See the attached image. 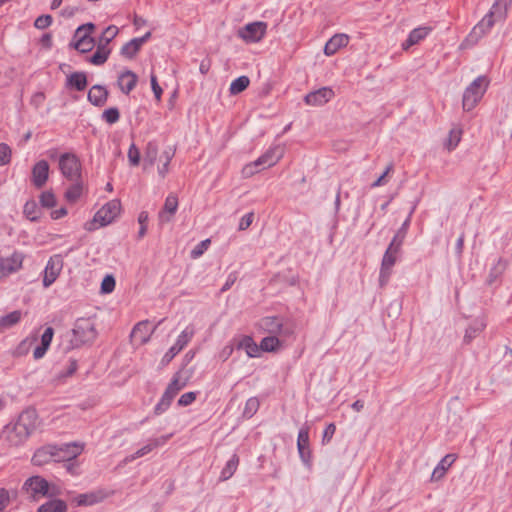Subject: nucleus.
<instances>
[{
  "label": "nucleus",
  "instance_id": "obj_33",
  "mask_svg": "<svg viewBox=\"0 0 512 512\" xmlns=\"http://www.w3.org/2000/svg\"><path fill=\"white\" fill-rule=\"evenodd\" d=\"M297 448L301 459L308 462L310 458L309 432L308 429H301L297 437Z\"/></svg>",
  "mask_w": 512,
  "mask_h": 512
},
{
  "label": "nucleus",
  "instance_id": "obj_15",
  "mask_svg": "<svg viewBox=\"0 0 512 512\" xmlns=\"http://www.w3.org/2000/svg\"><path fill=\"white\" fill-rule=\"evenodd\" d=\"M62 268L63 258L61 255L56 254L50 257L44 270L43 286L47 288L52 285L59 276Z\"/></svg>",
  "mask_w": 512,
  "mask_h": 512
},
{
  "label": "nucleus",
  "instance_id": "obj_60",
  "mask_svg": "<svg viewBox=\"0 0 512 512\" xmlns=\"http://www.w3.org/2000/svg\"><path fill=\"white\" fill-rule=\"evenodd\" d=\"M10 503L9 491L5 488H0V511L4 510Z\"/></svg>",
  "mask_w": 512,
  "mask_h": 512
},
{
  "label": "nucleus",
  "instance_id": "obj_17",
  "mask_svg": "<svg viewBox=\"0 0 512 512\" xmlns=\"http://www.w3.org/2000/svg\"><path fill=\"white\" fill-rule=\"evenodd\" d=\"M56 462H69L77 458L83 450V445L77 442L66 443L60 446L57 445Z\"/></svg>",
  "mask_w": 512,
  "mask_h": 512
},
{
  "label": "nucleus",
  "instance_id": "obj_40",
  "mask_svg": "<svg viewBox=\"0 0 512 512\" xmlns=\"http://www.w3.org/2000/svg\"><path fill=\"white\" fill-rule=\"evenodd\" d=\"M21 317L22 313L19 310L12 311L0 317V331L14 326L21 320Z\"/></svg>",
  "mask_w": 512,
  "mask_h": 512
},
{
  "label": "nucleus",
  "instance_id": "obj_47",
  "mask_svg": "<svg viewBox=\"0 0 512 512\" xmlns=\"http://www.w3.org/2000/svg\"><path fill=\"white\" fill-rule=\"evenodd\" d=\"M120 112L116 107H110L102 113V119L112 125L119 121Z\"/></svg>",
  "mask_w": 512,
  "mask_h": 512
},
{
  "label": "nucleus",
  "instance_id": "obj_59",
  "mask_svg": "<svg viewBox=\"0 0 512 512\" xmlns=\"http://www.w3.org/2000/svg\"><path fill=\"white\" fill-rule=\"evenodd\" d=\"M150 81H151V88H152V91L155 95V98L157 99V101H160L161 99V95H162V88L160 87V85L158 84L157 82V77L152 74L151 75V78H150Z\"/></svg>",
  "mask_w": 512,
  "mask_h": 512
},
{
  "label": "nucleus",
  "instance_id": "obj_23",
  "mask_svg": "<svg viewBox=\"0 0 512 512\" xmlns=\"http://www.w3.org/2000/svg\"><path fill=\"white\" fill-rule=\"evenodd\" d=\"M170 437L171 434L166 436H160L158 438L149 439L146 445L138 449L134 454L126 457L125 460L128 462L145 456L146 454L150 453L153 449L164 445L169 440Z\"/></svg>",
  "mask_w": 512,
  "mask_h": 512
},
{
  "label": "nucleus",
  "instance_id": "obj_7",
  "mask_svg": "<svg viewBox=\"0 0 512 512\" xmlns=\"http://www.w3.org/2000/svg\"><path fill=\"white\" fill-rule=\"evenodd\" d=\"M282 149L274 147L268 149L263 155H261L254 162L246 165L243 168V174L245 177L252 176L255 172L260 171L262 168L271 167L275 165L282 157Z\"/></svg>",
  "mask_w": 512,
  "mask_h": 512
},
{
  "label": "nucleus",
  "instance_id": "obj_6",
  "mask_svg": "<svg viewBox=\"0 0 512 512\" xmlns=\"http://www.w3.org/2000/svg\"><path fill=\"white\" fill-rule=\"evenodd\" d=\"M95 29L93 23L80 25L73 35L70 47L84 54L90 52L95 47V40L91 37V33Z\"/></svg>",
  "mask_w": 512,
  "mask_h": 512
},
{
  "label": "nucleus",
  "instance_id": "obj_35",
  "mask_svg": "<svg viewBox=\"0 0 512 512\" xmlns=\"http://www.w3.org/2000/svg\"><path fill=\"white\" fill-rule=\"evenodd\" d=\"M237 349L245 350L249 357H258L260 354L259 345L253 340L251 336H243L236 344Z\"/></svg>",
  "mask_w": 512,
  "mask_h": 512
},
{
  "label": "nucleus",
  "instance_id": "obj_54",
  "mask_svg": "<svg viewBox=\"0 0 512 512\" xmlns=\"http://www.w3.org/2000/svg\"><path fill=\"white\" fill-rule=\"evenodd\" d=\"M51 24H52V16L48 15V14L41 15V16L37 17L35 22H34V26L37 29H41V30L46 29Z\"/></svg>",
  "mask_w": 512,
  "mask_h": 512
},
{
  "label": "nucleus",
  "instance_id": "obj_48",
  "mask_svg": "<svg viewBox=\"0 0 512 512\" xmlns=\"http://www.w3.org/2000/svg\"><path fill=\"white\" fill-rule=\"evenodd\" d=\"M23 212L31 221H36L39 218L37 214V204L34 201L26 202Z\"/></svg>",
  "mask_w": 512,
  "mask_h": 512
},
{
  "label": "nucleus",
  "instance_id": "obj_31",
  "mask_svg": "<svg viewBox=\"0 0 512 512\" xmlns=\"http://www.w3.org/2000/svg\"><path fill=\"white\" fill-rule=\"evenodd\" d=\"M349 42L346 34H336L325 44L324 53L327 56L334 55L340 48L345 47Z\"/></svg>",
  "mask_w": 512,
  "mask_h": 512
},
{
  "label": "nucleus",
  "instance_id": "obj_27",
  "mask_svg": "<svg viewBox=\"0 0 512 512\" xmlns=\"http://www.w3.org/2000/svg\"><path fill=\"white\" fill-rule=\"evenodd\" d=\"M109 92L105 86L96 84L92 86L88 92V101L97 107H102L106 104Z\"/></svg>",
  "mask_w": 512,
  "mask_h": 512
},
{
  "label": "nucleus",
  "instance_id": "obj_20",
  "mask_svg": "<svg viewBox=\"0 0 512 512\" xmlns=\"http://www.w3.org/2000/svg\"><path fill=\"white\" fill-rule=\"evenodd\" d=\"M57 445H46L37 449L32 457L35 466H43L51 461L56 462Z\"/></svg>",
  "mask_w": 512,
  "mask_h": 512
},
{
  "label": "nucleus",
  "instance_id": "obj_1",
  "mask_svg": "<svg viewBox=\"0 0 512 512\" xmlns=\"http://www.w3.org/2000/svg\"><path fill=\"white\" fill-rule=\"evenodd\" d=\"M509 3V0H496L489 12L473 27L466 41L476 43L490 31L496 21L504 20L507 16Z\"/></svg>",
  "mask_w": 512,
  "mask_h": 512
},
{
  "label": "nucleus",
  "instance_id": "obj_16",
  "mask_svg": "<svg viewBox=\"0 0 512 512\" xmlns=\"http://www.w3.org/2000/svg\"><path fill=\"white\" fill-rule=\"evenodd\" d=\"M334 91L330 87H322L318 90L308 93L304 97V102L310 106H322L334 97Z\"/></svg>",
  "mask_w": 512,
  "mask_h": 512
},
{
  "label": "nucleus",
  "instance_id": "obj_44",
  "mask_svg": "<svg viewBox=\"0 0 512 512\" xmlns=\"http://www.w3.org/2000/svg\"><path fill=\"white\" fill-rule=\"evenodd\" d=\"M409 225H410V217H408L403 222V224L401 225V227L398 229L397 233L391 240L390 243L392 244V246H397V247L401 248V246L404 242V239L406 237Z\"/></svg>",
  "mask_w": 512,
  "mask_h": 512
},
{
  "label": "nucleus",
  "instance_id": "obj_21",
  "mask_svg": "<svg viewBox=\"0 0 512 512\" xmlns=\"http://www.w3.org/2000/svg\"><path fill=\"white\" fill-rule=\"evenodd\" d=\"M49 177V164L46 160L38 161L32 168V183L36 188H42Z\"/></svg>",
  "mask_w": 512,
  "mask_h": 512
},
{
  "label": "nucleus",
  "instance_id": "obj_34",
  "mask_svg": "<svg viewBox=\"0 0 512 512\" xmlns=\"http://www.w3.org/2000/svg\"><path fill=\"white\" fill-rule=\"evenodd\" d=\"M66 87L83 91L87 87V76L84 72H73L67 77Z\"/></svg>",
  "mask_w": 512,
  "mask_h": 512
},
{
  "label": "nucleus",
  "instance_id": "obj_13",
  "mask_svg": "<svg viewBox=\"0 0 512 512\" xmlns=\"http://www.w3.org/2000/svg\"><path fill=\"white\" fill-rule=\"evenodd\" d=\"M193 326H187L178 336L175 344L165 353L161 360V365L166 366L171 360L190 342L194 336Z\"/></svg>",
  "mask_w": 512,
  "mask_h": 512
},
{
  "label": "nucleus",
  "instance_id": "obj_51",
  "mask_svg": "<svg viewBox=\"0 0 512 512\" xmlns=\"http://www.w3.org/2000/svg\"><path fill=\"white\" fill-rule=\"evenodd\" d=\"M210 239H205L198 243L191 251V257L196 259L200 257L209 247Z\"/></svg>",
  "mask_w": 512,
  "mask_h": 512
},
{
  "label": "nucleus",
  "instance_id": "obj_41",
  "mask_svg": "<svg viewBox=\"0 0 512 512\" xmlns=\"http://www.w3.org/2000/svg\"><path fill=\"white\" fill-rule=\"evenodd\" d=\"M140 48V44L135 38H133L122 46L120 54L127 59H133L139 52Z\"/></svg>",
  "mask_w": 512,
  "mask_h": 512
},
{
  "label": "nucleus",
  "instance_id": "obj_56",
  "mask_svg": "<svg viewBox=\"0 0 512 512\" xmlns=\"http://www.w3.org/2000/svg\"><path fill=\"white\" fill-rule=\"evenodd\" d=\"M196 399V393L195 392H187L181 395V397L178 399V405L179 406H188L192 404Z\"/></svg>",
  "mask_w": 512,
  "mask_h": 512
},
{
  "label": "nucleus",
  "instance_id": "obj_55",
  "mask_svg": "<svg viewBox=\"0 0 512 512\" xmlns=\"http://www.w3.org/2000/svg\"><path fill=\"white\" fill-rule=\"evenodd\" d=\"M138 222L140 224L138 237L142 238L146 234V231H147L148 213L146 211L140 212V214L138 216Z\"/></svg>",
  "mask_w": 512,
  "mask_h": 512
},
{
  "label": "nucleus",
  "instance_id": "obj_26",
  "mask_svg": "<svg viewBox=\"0 0 512 512\" xmlns=\"http://www.w3.org/2000/svg\"><path fill=\"white\" fill-rule=\"evenodd\" d=\"M178 208V198L174 194L167 196L163 209L159 212L160 224H165L171 221L172 216L176 213Z\"/></svg>",
  "mask_w": 512,
  "mask_h": 512
},
{
  "label": "nucleus",
  "instance_id": "obj_25",
  "mask_svg": "<svg viewBox=\"0 0 512 512\" xmlns=\"http://www.w3.org/2000/svg\"><path fill=\"white\" fill-rule=\"evenodd\" d=\"M138 76L131 70L121 72L117 79V85L122 93L128 95L137 85Z\"/></svg>",
  "mask_w": 512,
  "mask_h": 512
},
{
  "label": "nucleus",
  "instance_id": "obj_5",
  "mask_svg": "<svg viewBox=\"0 0 512 512\" xmlns=\"http://www.w3.org/2000/svg\"><path fill=\"white\" fill-rule=\"evenodd\" d=\"M22 489L33 500H39L42 497L52 498L58 493L54 487H50L46 479L38 475L28 478L24 482Z\"/></svg>",
  "mask_w": 512,
  "mask_h": 512
},
{
  "label": "nucleus",
  "instance_id": "obj_61",
  "mask_svg": "<svg viewBox=\"0 0 512 512\" xmlns=\"http://www.w3.org/2000/svg\"><path fill=\"white\" fill-rule=\"evenodd\" d=\"M335 431H336V426L334 423H330L326 426L324 432H323V438H322V442L325 443V442H329L332 437L334 436L335 434Z\"/></svg>",
  "mask_w": 512,
  "mask_h": 512
},
{
  "label": "nucleus",
  "instance_id": "obj_43",
  "mask_svg": "<svg viewBox=\"0 0 512 512\" xmlns=\"http://www.w3.org/2000/svg\"><path fill=\"white\" fill-rule=\"evenodd\" d=\"M280 341L276 335L264 337L259 345V351L274 352L280 347Z\"/></svg>",
  "mask_w": 512,
  "mask_h": 512
},
{
  "label": "nucleus",
  "instance_id": "obj_39",
  "mask_svg": "<svg viewBox=\"0 0 512 512\" xmlns=\"http://www.w3.org/2000/svg\"><path fill=\"white\" fill-rule=\"evenodd\" d=\"M485 328L482 321L472 323L465 331L463 341L465 344H470Z\"/></svg>",
  "mask_w": 512,
  "mask_h": 512
},
{
  "label": "nucleus",
  "instance_id": "obj_24",
  "mask_svg": "<svg viewBox=\"0 0 512 512\" xmlns=\"http://www.w3.org/2000/svg\"><path fill=\"white\" fill-rule=\"evenodd\" d=\"M155 328H150L149 321L138 322L131 332V338L137 341L139 344H145L150 340Z\"/></svg>",
  "mask_w": 512,
  "mask_h": 512
},
{
  "label": "nucleus",
  "instance_id": "obj_30",
  "mask_svg": "<svg viewBox=\"0 0 512 512\" xmlns=\"http://www.w3.org/2000/svg\"><path fill=\"white\" fill-rule=\"evenodd\" d=\"M456 459H457V455L456 454H447V455H445L440 460L438 465L434 468V470L432 472V475H431V480L432 481H438V480L442 479L444 477L446 471L455 462Z\"/></svg>",
  "mask_w": 512,
  "mask_h": 512
},
{
  "label": "nucleus",
  "instance_id": "obj_58",
  "mask_svg": "<svg viewBox=\"0 0 512 512\" xmlns=\"http://www.w3.org/2000/svg\"><path fill=\"white\" fill-rule=\"evenodd\" d=\"M253 219H254V213L253 212H249V213L245 214L240 219L238 229L240 231L246 230L252 224Z\"/></svg>",
  "mask_w": 512,
  "mask_h": 512
},
{
  "label": "nucleus",
  "instance_id": "obj_12",
  "mask_svg": "<svg viewBox=\"0 0 512 512\" xmlns=\"http://www.w3.org/2000/svg\"><path fill=\"white\" fill-rule=\"evenodd\" d=\"M400 248L397 246H392L390 243L387 247L381 262L380 274H379V282L380 285L383 286L389 280V277L392 272V268L396 263L397 254L399 253Z\"/></svg>",
  "mask_w": 512,
  "mask_h": 512
},
{
  "label": "nucleus",
  "instance_id": "obj_57",
  "mask_svg": "<svg viewBox=\"0 0 512 512\" xmlns=\"http://www.w3.org/2000/svg\"><path fill=\"white\" fill-rule=\"evenodd\" d=\"M461 132L458 130H451L448 139V149H454L460 142Z\"/></svg>",
  "mask_w": 512,
  "mask_h": 512
},
{
  "label": "nucleus",
  "instance_id": "obj_19",
  "mask_svg": "<svg viewBox=\"0 0 512 512\" xmlns=\"http://www.w3.org/2000/svg\"><path fill=\"white\" fill-rule=\"evenodd\" d=\"M260 327L271 335H289L291 332L284 328L282 319L277 316H267L260 320Z\"/></svg>",
  "mask_w": 512,
  "mask_h": 512
},
{
  "label": "nucleus",
  "instance_id": "obj_49",
  "mask_svg": "<svg viewBox=\"0 0 512 512\" xmlns=\"http://www.w3.org/2000/svg\"><path fill=\"white\" fill-rule=\"evenodd\" d=\"M39 200L41 205L46 208H52L56 204L55 195L51 191L42 192Z\"/></svg>",
  "mask_w": 512,
  "mask_h": 512
},
{
  "label": "nucleus",
  "instance_id": "obj_4",
  "mask_svg": "<svg viewBox=\"0 0 512 512\" xmlns=\"http://www.w3.org/2000/svg\"><path fill=\"white\" fill-rule=\"evenodd\" d=\"M489 86L486 76H478L464 91L462 106L465 111L472 110L482 99Z\"/></svg>",
  "mask_w": 512,
  "mask_h": 512
},
{
  "label": "nucleus",
  "instance_id": "obj_29",
  "mask_svg": "<svg viewBox=\"0 0 512 512\" xmlns=\"http://www.w3.org/2000/svg\"><path fill=\"white\" fill-rule=\"evenodd\" d=\"M16 423L20 424L21 427L25 428L27 433L31 435L37 426V413L34 409H27L23 411Z\"/></svg>",
  "mask_w": 512,
  "mask_h": 512
},
{
  "label": "nucleus",
  "instance_id": "obj_32",
  "mask_svg": "<svg viewBox=\"0 0 512 512\" xmlns=\"http://www.w3.org/2000/svg\"><path fill=\"white\" fill-rule=\"evenodd\" d=\"M53 335L54 329L52 327H47L41 336V344L33 351L34 359L39 360L44 357L52 342Z\"/></svg>",
  "mask_w": 512,
  "mask_h": 512
},
{
  "label": "nucleus",
  "instance_id": "obj_45",
  "mask_svg": "<svg viewBox=\"0 0 512 512\" xmlns=\"http://www.w3.org/2000/svg\"><path fill=\"white\" fill-rule=\"evenodd\" d=\"M82 194V184L76 181L70 188L65 192V198L69 202H76Z\"/></svg>",
  "mask_w": 512,
  "mask_h": 512
},
{
  "label": "nucleus",
  "instance_id": "obj_42",
  "mask_svg": "<svg viewBox=\"0 0 512 512\" xmlns=\"http://www.w3.org/2000/svg\"><path fill=\"white\" fill-rule=\"evenodd\" d=\"M249 84V77L245 75L240 76L231 82L229 92L231 95H237L243 92L249 86Z\"/></svg>",
  "mask_w": 512,
  "mask_h": 512
},
{
  "label": "nucleus",
  "instance_id": "obj_63",
  "mask_svg": "<svg viewBox=\"0 0 512 512\" xmlns=\"http://www.w3.org/2000/svg\"><path fill=\"white\" fill-rule=\"evenodd\" d=\"M236 280H237L236 272L230 273L226 279V282L224 283V285L221 288V292H225V291L229 290L232 287V285L235 283Z\"/></svg>",
  "mask_w": 512,
  "mask_h": 512
},
{
  "label": "nucleus",
  "instance_id": "obj_14",
  "mask_svg": "<svg viewBox=\"0 0 512 512\" xmlns=\"http://www.w3.org/2000/svg\"><path fill=\"white\" fill-rule=\"evenodd\" d=\"M112 494V491H109L104 488H98L87 493L78 494L73 498V502L77 506H92L101 503L102 501L110 497Z\"/></svg>",
  "mask_w": 512,
  "mask_h": 512
},
{
  "label": "nucleus",
  "instance_id": "obj_28",
  "mask_svg": "<svg viewBox=\"0 0 512 512\" xmlns=\"http://www.w3.org/2000/svg\"><path fill=\"white\" fill-rule=\"evenodd\" d=\"M432 31L431 27L424 26V27H417L413 29L407 39L402 43V49L408 50L410 47L418 44L420 41L425 39L429 33Z\"/></svg>",
  "mask_w": 512,
  "mask_h": 512
},
{
  "label": "nucleus",
  "instance_id": "obj_38",
  "mask_svg": "<svg viewBox=\"0 0 512 512\" xmlns=\"http://www.w3.org/2000/svg\"><path fill=\"white\" fill-rule=\"evenodd\" d=\"M158 157V146L155 142H148L144 153V168L155 164Z\"/></svg>",
  "mask_w": 512,
  "mask_h": 512
},
{
  "label": "nucleus",
  "instance_id": "obj_64",
  "mask_svg": "<svg viewBox=\"0 0 512 512\" xmlns=\"http://www.w3.org/2000/svg\"><path fill=\"white\" fill-rule=\"evenodd\" d=\"M392 167H393L392 164H389L388 167L386 168V170L383 172V174L376 181H374L372 183L371 187L375 188V187L381 186L383 184L384 178L392 170Z\"/></svg>",
  "mask_w": 512,
  "mask_h": 512
},
{
  "label": "nucleus",
  "instance_id": "obj_18",
  "mask_svg": "<svg viewBox=\"0 0 512 512\" xmlns=\"http://www.w3.org/2000/svg\"><path fill=\"white\" fill-rule=\"evenodd\" d=\"M3 433L11 446L21 445L30 436L25 428L16 422L13 425H7Z\"/></svg>",
  "mask_w": 512,
  "mask_h": 512
},
{
  "label": "nucleus",
  "instance_id": "obj_46",
  "mask_svg": "<svg viewBox=\"0 0 512 512\" xmlns=\"http://www.w3.org/2000/svg\"><path fill=\"white\" fill-rule=\"evenodd\" d=\"M260 402L256 397H251L246 401L243 415L246 418H251L259 409Z\"/></svg>",
  "mask_w": 512,
  "mask_h": 512
},
{
  "label": "nucleus",
  "instance_id": "obj_36",
  "mask_svg": "<svg viewBox=\"0 0 512 512\" xmlns=\"http://www.w3.org/2000/svg\"><path fill=\"white\" fill-rule=\"evenodd\" d=\"M68 505L62 499H51L40 505L36 512H67Z\"/></svg>",
  "mask_w": 512,
  "mask_h": 512
},
{
  "label": "nucleus",
  "instance_id": "obj_2",
  "mask_svg": "<svg viewBox=\"0 0 512 512\" xmlns=\"http://www.w3.org/2000/svg\"><path fill=\"white\" fill-rule=\"evenodd\" d=\"M97 337L95 324L90 318H79L74 324L72 338L70 340L72 348H78L85 344L92 343Z\"/></svg>",
  "mask_w": 512,
  "mask_h": 512
},
{
  "label": "nucleus",
  "instance_id": "obj_37",
  "mask_svg": "<svg viewBox=\"0 0 512 512\" xmlns=\"http://www.w3.org/2000/svg\"><path fill=\"white\" fill-rule=\"evenodd\" d=\"M239 464V457L233 454L232 457L227 461L225 467L221 471L220 480L226 481L230 479L237 470Z\"/></svg>",
  "mask_w": 512,
  "mask_h": 512
},
{
  "label": "nucleus",
  "instance_id": "obj_10",
  "mask_svg": "<svg viewBox=\"0 0 512 512\" xmlns=\"http://www.w3.org/2000/svg\"><path fill=\"white\" fill-rule=\"evenodd\" d=\"M267 31V23L256 21L246 24L238 30V36L246 43H257L263 39Z\"/></svg>",
  "mask_w": 512,
  "mask_h": 512
},
{
  "label": "nucleus",
  "instance_id": "obj_9",
  "mask_svg": "<svg viewBox=\"0 0 512 512\" xmlns=\"http://www.w3.org/2000/svg\"><path fill=\"white\" fill-rule=\"evenodd\" d=\"M185 386L184 382H180L179 374H175L169 385L167 386L165 392L163 393L160 401L154 408L155 414L159 415L166 411L170 405L174 397L178 394V392L183 389Z\"/></svg>",
  "mask_w": 512,
  "mask_h": 512
},
{
  "label": "nucleus",
  "instance_id": "obj_62",
  "mask_svg": "<svg viewBox=\"0 0 512 512\" xmlns=\"http://www.w3.org/2000/svg\"><path fill=\"white\" fill-rule=\"evenodd\" d=\"M78 368L77 361L75 359H70L67 369L61 372L60 377H70L72 376Z\"/></svg>",
  "mask_w": 512,
  "mask_h": 512
},
{
  "label": "nucleus",
  "instance_id": "obj_22",
  "mask_svg": "<svg viewBox=\"0 0 512 512\" xmlns=\"http://www.w3.org/2000/svg\"><path fill=\"white\" fill-rule=\"evenodd\" d=\"M23 255L15 252L10 257L0 258V270L5 276L18 271L22 267Z\"/></svg>",
  "mask_w": 512,
  "mask_h": 512
},
{
  "label": "nucleus",
  "instance_id": "obj_11",
  "mask_svg": "<svg viewBox=\"0 0 512 512\" xmlns=\"http://www.w3.org/2000/svg\"><path fill=\"white\" fill-rule=\"evenodd\" d=\"M120 211V201L118 199L111 200L96 212L92 224L98 223L99 226H106L120 214Z\"/></svg>",
  "mask_w": 512,
  "mask_h": 512
},
{
  "label": "nucleus",
  "instance_id": "obj_8",
  "mask_svg": "<svg viewBox=\"0 0 512 512\" xmlns=\"http://www.w3.org/2000/svg\"><path fill=\"white\" fill-rule=\"evenodd\" d=\"M59 168L64 177L77 181L81 176V162L73 153H64L59 158Z\"/></svg>",
  "mask_w": 512,
  "mask_h": 512
},
{
  "label": "nucleus",
  "instance_id": "obj_53",
  "mask_svg": "<svg viewBox=\"0 0 512 512\" xmlns=\"http://www.w3.org/2000/svg\"><path fill=\"white\" fill-rule=\"evenodd\" d=\"M115 288V279L112 275H106L101 283L102 293H111Z\"/></svg>",
  "mask_w": 512,
  "mask_h": 512
},
{
  "label": "nucleus",
  "instance_id": "obj_50",
  "mask_svg": "<svg viewBox=\"0 0 512 512\" xmlns=\"http://www.w3.org/2000/svg\"><path fill=\"white\" fill-rule=\"evenodd\" d=\"M11 148L6 143H0V166L11 161Z\"/></svg>",
  "mask_w": 512,
  "mask_h": 512
},
{
  "label": "nucleus",
  "instance_id": "obj_3",
  "mask_svg": "<svg viewBox=\"0 0 512 512\" xmlns=\"http://www.w3.org/2000/svg\"><path fill=\"white\" fill-rule=\"evenodd\" d=\"M118 32L119 30L115 25L106 27L99 37L96 51L92 56L87 58V61L96 66L103 65L111 53L109 44L117 36Z\"/></svg>",
  "mask_w": 512,
  "mask_h": 512
},
{
  "label": "nucleus",
  "instance_id": "obj_52",
  "mask_svg": "<svg viewBox=\"0 0 512 512\" xmlns=\"http://www.w3.org/2000/svg\"><path fill=\"white\" fill-rule=\"evenodd\" d=\"M128 159L132 166H137L140 163V151L134 143L131 144L128 150Z\"/></svg>",
  "mask_w": 512,
  "mask_h": 512
}]
</instances>
